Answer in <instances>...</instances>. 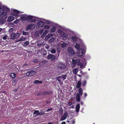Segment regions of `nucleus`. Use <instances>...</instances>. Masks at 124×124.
I'll use <instances>...</instances> for the list:
<instances>
[{
	"label": "nucleus",
	"mask_w": 124,
	"mask_h": 124,
	"mask_svg": "<svg viewBox=\"0 0 124 124\" xmlns=\"http://www.w3.org/2000/svg\"><path fill=\"white\" fill-rule=\"evenodd\" d=\"M11 15L15 16L16 17H17L18 16V14H17L14 12H12L11 13Z\"/></svg>",
	"instance_id": "nucleus-28"
},
{
	"label": "nucleus",
	"mask_w": 124,
	"mask_h": 124,
	"mask_svg": "<svg viewBox=\"0 0 124 124\" xmlns=\"http://www.w3.org/2000/svg\"><path fill=\"white\" fill-rule=\"evenodd\" d=\"M45 111H40L39 112V115H42L45 114Z\"/></svg>",
	"instance_id": "nucleus-35"
},
{
	"label": "nucleus",
	"mask_w": 124,
	"mask_h": 124,
	"mask_svg": "<svg viewBox=\"0 0 124 124\" xmlns=\"http://www.w3.org/2000/svg\"><path fill=\"white\" fill-rule=\"evenodd\" d=\"M36 73V72L33 70L29 71L26 73V75L27 76L31 77Z\"/></svg>",
	"instance_id": "nucleus-6"
},
{
	"label": "nucleus",
	"mask_w": 124,
	"mask_h": 124,
	"mask_svg": "<svg viewBox=\"0 0 124 124\" xmlns=\"http://www.w3.org/2000/svg\"><path fill=\"white\" fill-rule=\"evenodd\" d=\"M81 105H82L83 104V102L82 101H81Z\"/></svg>",
	"instance_id": "nucleus-64"
},
{
	"label": "nucleus",
	"mask_w": 124,
	"mask_h": 124,
	"mask_svg": "<svg viewBox=\"0 0 124 124\" xmlns=\"http://www.w3.org/2000/svg\"><path fill=\"white\" fill-rule=\"evenodd\" d=\"M35 27V24H30L27 25L26 27V29L28 30H31L34 29Z\"/></svg>",
	"instance_id": "nucleus-5"
},
{
	"label": "nucleus",
	"mask_w": 124,
	"mask_h": 124,
	"mask_svg": "<svg viewBox=\"0 0 124 124\" xmlns=\"http://www.w3.org/2000/svg\"><path fill=\"white\" fill-rule=\"evenodd\" d=\"M36 96H38L39 95H40V92H38L36 93Z\"/></svg>",
	"instance_id": "nucleus-53"
},
{
	"label": "nucleus",
	"mask_w": 124,
	"mask_h": 124,
	"mask_svg": "<svg viewBox=\"0 0 124 124\" xmlns=\"http://www.w3.org/2000/svg\"><path fill=\"white\" fill-rule=\"evenodd\" d=\"M47 30H45L42 34V35H44L45 36L46 35V34L47 33Z\"/></svg>",
	"instance_id": "nucleus-38"
},
{
	"label": "nucleus",
	"mask_w": 124,
	"mask_h": 124,
	"mask_svg": "<svg viewBox=\"0 0 124 124\" xmlns=\"http://www.w3.org/2000/svg\"><path fill=\"white\" fill-rule=\"evenodd\" d=\"M27 38L26 37H23V36L21 37L19 39V41H24Z\"/></svg>",
	"instance_id": "nucleus-19"
},
{
	"label": "nucleus",
	"mask_w": 124,
	"mask_h": 124,
	"mask_svg": "<svg viewBox=\"0 0 124 124\" xmlns=\"http://www.w3.org/2000/svg\"><path fill=\"white\" fill-rule=\"evenodd\" d=\"M8 37V36L6 35L4 36L2 38V39L4 40H6L7 39V38Z\"/></svg>",
	"instance_id": "nucleus-43"
},
{
	"label": "nucleus",
	"mask_w": 124,
	"mask_h": 124,
	"mask_svg": "<svg viewBox=\"0 0 124 124\" xmlns=\"http://www.w3.org/2000/svg\"><path fill=\"white\" fill-rule=\"evenodd\" d=\"M39 110H35L34 112L33 113V115H36L35 116H37L38 115H39Z\"/></svg>",
	"instance_id": "nucleus-14"
},
{
	"label": "nucleus",
	"mask_w": 124,
	"mask_h": 124,
	"mask_svg": "<svg viewBox=\"0 0 124 124\" xmlns=\"http://www.w3.org/2000/svg\"><path fill=\"white\" fill-rule=\"evenodd\" d=\"M33 16H28L25 17V19L26 20H31V22H34L36 20L33 19Z\"/></svg>",
	"instance_id": "nucleus-7"
},
{
	"label": "nucleus",
	"mask_w": 124,
	"mask_h": 124,
	"mask_svg": "<svg viewBox=\"0 0 124 124\" xmlns=\"http://www.w3.org/2000/svg\"><path fill=\"white\" fill-rule=\"evenodd\" d=\"M80 108V104H77L76 107V112H79Z\"/></svg>",
	"instance_id": "nucleus-13"
},
{
	"label": "nucleus",
	"mask_w": 124,
	"mask_h": 124,
	"mask_svg": "<svg viewBox=\"0 0 124 124\" xmlns=\"http://www.w3.org/2000/svg\"><path fill=\"white\" fill-rule=\"evenodd\" d=\"M50 102V101H48L46 102V103H49Z\"/></svg>",
	"instance_id": "nucleus-58"
},
{
	"label": "nucleus",
	"mask_w": 124,
	"mask_h": 124,
	"mask_svg": "<svg viewBox=\"0 0 124 124\" xmlns=\"http://www.w3.org/2000/svg\"><path fill=\"white\" fill-rule=\"evenodd\" d=\"M71 108H74V106H71Z\"/></svg>",
	"instance_id": "nucleus-63"
},
{
	"label": "nucleus",
	"mask_w": 124,
	"mask_h": 124,
	"mask_svg": "<svg viewBox=\"0 0 124 124\" xmlns=\"http://www.w3.org/2000/svg\"><path fill=\"white\" fill-rule=\"evenodd\" d=\"M53 34L52 33L49 34H48V36L46 37V38L47 37L48 38H50L53 37Z\"/></svg>",
	"instance_id": "nucleus-31"
},
{
	"label": "nucleus",
	"mask_w": 124,
	"mask_h": 124,
	"mask_svg": "<svg viewBox=\"0 0 124 124\" xmlns=\"http://www.w3.org/2000/svg\"><path fill=\"white\" fill-rule=\"evenodd\" d=\"M54 38H51L49 40V41L50 43H52L53 42L54 40Z\"/></svg>",
	"instance_id": "nucleus-32"
},
{
	"label": "nucleus",
	"mask_w": 124,
	"mask_h": 124,
	"mask_svg": "<svg viewBox=\"0 0 124 124\" xmlns=\"http://www.w3.org/2000/svg\"><path fill=\"white\" fill-rule=\"evenodd\" d=\"M72 103L71 102H69L68 103V105L69 106H70L72 105Z\"/></svg>",
	"instance_id": "nucleus-52"
},
{
	"label": "nucleus",
	"mask_w": 124,
	"mask_h": 124,
	"mask_svg": "<svg viewBox=\"0 0 124 124\" xmlns=\"http://www.w3.org/2000/svg\"><path fill=\"white\" fill-rule=\"evenodd\" d=\"M66 44L65 43H63L62 44H61V46L62 47L64 48L66 46Z\"/></svg>",
	"instance_id": "nucleus-36"
},
{
	"label": "nucleus",
	"mask_w": 124,
	"mask_h": 124,
	"mask_svg": "<svg viewBox=\"0 0 124 124\" xmlns=\"http://www.w3.org/2000/svg\"><path fill=\"white\" fill-rule=\"evenodd\" d=\"M44 50V51H43V52H44V53L43 54L44 55H45L46 54V50Z\"/></svg>",
	"instance_id": "nucleus-49"
},
{
	"label": "nucleus",
	"mask_w": 124,
	"mask_h": 124,
	"mask_svg": "<svg viewBox=\"0 0 124 124\" xmlns=\"http://www.w3.org/2000/svg\"><path fill=\"white\" fill-rule=\"evenodd\" d=\"M51 53L53 54L55 53L56 52V50L55 49H52L51 51Z\"/></svg>",
	"instance_id": "nucleus-41"
},
{
	"label": "nucleus",
	"mask_w": 124,
	"mask_h": 124,
	"mask_svg": "<svg viewBox=\"0 0 124 124\" xmlns=\"http://www.w3.org/2000/svg\"><path fill=\"white\" fill-rule=\"evenodd\" d=\"M77 75L79 77H82V76L81 75L78 74Z\"/></svg>",
	"instance_id": "nucleus-59"
},
{
	"label": "nucleus",
	"mask_w": 124,
	"mask_h": 124,
	"mask_svg": "<svg viewBox=\"0 0 124 124\" xmlns=\"http://www.w3.org/2000/svg\"><path fill=\"white\" fill-rule=\"evenodd\" d=\"M23 34L24 35H27L28 34V32H25L23 31Z\"/></svg>",
	"instance_id": "nucleus-39"
},
{
	"label": "nucleus",
	"mask_w": 124,
	"mask_h": 124,
	"mask_svg": "<svg viewBox=\"0 0 124 124\" xmlns=\"http://www.w3.org/2000/svg\"><path fill=\"white\" fill-rule=\"evenodd\" d=\"M39 34L41 35L43 32V31L42 30H41L39 31H37Z\"/></svg>",
	"instance_id": "nucleus-40"
},
{
	"label": "nucleus",
	"mask_w": 124,
	"mask_h": 124,
	"mask_svg": "<svg viewBox=\"0 0 124 124\" xmlns=\"http://www.w3.org/2000/svg\"><path fill=\"white\" fill-rule=\"evenodd\" d=\"M20 35V33L18 32L17 31L16 33L15 32H12L11 34V39H17Z\"/></svg>",
	"instance_id": "nucleus-2"
},
{
	"label": "nucleus",
	"mask_w": 124,
	"mask_h": 124,
	"mask_svg": "<svg viewBox=\"0 0 124 124\" xmlns=\"http://www.w3.org/2000/svg\"><path fill=\"white\" fill-rule=\"evenodd\" d=\"M47 124H53L51 122H49L47 123Z\"/></svg>",
	"instance_id": "nucleus-61"
},
{
	"label": "nucleus",
	"mask_w": 124,
	"mask_h": 124,
	"mask_svg": "<svg viewBox=\"0 0 124 124\" xmlns=\"http://www.w3.org/2000/svg\"><path fill=\"white\" fill-rule=\"evenodd\" d=\"M56 28L54 26L52 27L50 30V32L53 33L56 30Z\"/></svg>",
	"instance_id": "nucleus-18"
},
{
	"label": "nucleus",
	"mask_w": 124,
	"mask_h": 124,
	"mask_svg": "<svg viewBox=\"0 0 124 124\" xmlns=\"http://www.w3.org/2000/svg\"><path fill=\"white\" fill-rule=\"evenodd\" d=\"M72 62L73 64L75 65H76V64L77 62V61H78V62H80L79 60H76L74 59H73L72 60Z\"/></svg>",
	"instance_id": "nucleus-16"
},
{
	"label": "nucleus",
	"mask_w": 124,
	"mask_h": 124,
	"mask_svg": "<svg viewBox=\"0 0 124 124\" xmlns=\"http://www.w3.org/2000/svg\"><path fill=\"white\" fill-rule=\"evenodd\" d=\"M20 22V20L19 19H17L14 21V23L15 24H16L19 23Z\"/></svg>",
	"instance_id": "nucleus-26"
},
{
	"label": "nucleus",
	"mask_w": 124,
	"mask_h": 124,
	"mask_svg": "<svg viewBox=\"0 0 124 124\" xmlns=\"http://www.w3.org/2000/svg\"><path fill=\"white\" fill-rule=\"evenodd\" d=\"M58 67L59 69H61V70H63L65 68L66 66L64 64L61 63L58 64Z\"/></svg>",
	"instance_id": "nucleus-9"
},
{
	"label": "nucleus",
	"mask_w": 124,
	"mask_h": 124,
	"mask_svg": "<svg viewBox=\"0 0 124 124\" xmlns=\"http://www.w3.org/2000/svg\"><path fill=\"white\" fill-rule=\"evenodd\" d=\"M13 11L14 12V13L17 14H19L20 12L19 11L15 9H13Z\"/></svg>",
	"instance_id": "nucleus-34"
},
{
	"label": "nucleus",
	"mask_w": 124,
	"mask_h": 124,
	"mask_svg": "<svg viewBox=\"0 0 124 124\" xmlns=\"http://www.w3.org/2000/svg\"><path fill=\"white\" fill-rule=\"evenodd\" d=\"M60 113V114H62L63 113V110L62 109H60L59 110Z\"/></svg>",
	"instance_id": "nucleus-48"
},
{
	"label": "nucleus",
	"mask_w": 124,
	"mask_h": 124,
	"mask_svg": "<svg viewBox=\"0 0 124 124\" xmlns=\"http://www.w3.org/2000/svg\"><path fill=\"white\" fill-rule=\"evenodd\" d=\"M2 30V29L1 28H0V32Z\"/></svg>",
	"instance_id": "nucleus-62"
},
{
	"label": "nucleus",
	"mask_w": 124,
	"mask_h": 124,
	"mask_svg": "<svg viewBox=\"0 0 124 124\" xmlns=\"http://www.w3.org/2000/svg\"><path fill=\"white\" fill-rule=\"evenodd\" d=\"M83 64L82 63L80 65V68H82L83 67Z\"/></svg>",
	"instance_id": "nucleus-56"
},
{
	"label": "nucleus",
	"mask_w": 124,
	"mask_h": 124,
	"mask_svg": "<svg viewBox=\"0 0 124 124\" xmlns=\"http://www.w3.org/2000/svg\"><path fill=\"white\" fill-rule=\"evenodd\" d=\"M75 120H73L71 121L70 123L72 124H74L75 123Z\"/></svg>",
	"instance_id": "nucleus-47"
},
{
	"label": "nucleus",
	"mask_w": 124,
	"mask_h": 124,
	"mask_svg": "<svg viewBox=\"0 0 124 124\" xmlns=\"http://www.w3.org/2000/svg\"><path fill=\"white\" fill-rule=\"evenodd\" d=\"M87 94L86 93H84V97L85 98L87 96Z\"/></svg>",
	"instance_id": "nucleus-54"
},
{
	"label": "nucleus",
	"mask_w": 124,
	"mask_h": 124,
	"mask_svg": "<svg viewBox=\"0 0 124 124\" xmlns=\"http://www.w3.org/2000/svg\"><path fill=\"white\" fill-rule=\"evenodd\" d=\"M23 44L24 46H26L29 44V42L28 41H27L25 42H23Z\"/></svg>",
	"instance_id": "nucleus-24"
},
{
	"label": "nucleus",
	"mask_w": 124,
	"mask_h": 124,
	"mask_svg": "<svg viewBox=\"0 0 124 124\" xmlns=\"http://www.w3.org/2000/svg\"><path fill=\"white\" fill-rule=\"evenodd\" d=\"M56 56H55L53 55V56H52V57L51 60L52 61H54V60L56 58Z\"/></svg>",
	"instance_id": "nucleus-37"
},
{
	"label": "nucleus",
	"mask_w": 124,
	"mask_h": 124,
	"mask_svg": "<svg viewBox=\"0 0 124 124\" xmlns=\"http://www.w3.org/2000/svg\"><path fill=\"white\" fill-rule=\"evenodd\" d=\"M34 35L35 37L38 38L39 36V34L38 33L37 31H36Z\"/></svg>",
	"instance_id": "nucleus-27"
},
{
	"label": "nucleus",
	"mask_w": 124,
	"mask_h": 124,
	"mask_svg": "<svg viewBox=\"0 0 124 124\" xmlns=\"http://www.w3.org/2000/svg\"><path fill=\"white\" fill-rule=\"evenodd\" d=\"M67 77V75L66 74H65L64 75H62L61 76H58L57 78H60L61 77H62L63 79V80H64Z\"/></svg>",
	"instance_id": "nucleus-23"
},
{
	"label": "nucleus",
	"mask_w": 124,
	"mask_h": 124,
	"mask_svg": "<svg viewBox=\"0 0 124 124\" xmlns=\"http://www.w3.org/2000/svg\"><path fill=\"white\" fill-rule=\"evenodd\" d=\"M33 62H34V63L37 62H38V60L37 59L34 60H33Z\"/></svg>",
	"instance_id": "nucleus-50"
},
{
	"label": "nucleus",
	"mask_w": 124,
	"mask_h": 124,
	"mask_svg": "<svg viewBox=\"0 0 124 124\" xmlns=\"http://www.w3.org/2000/svg\"><path fill=\"white\" fill-rule=\"evenodd\" d=\"M78 70L77 68H75L74 69L73 72L74 73H76L78 71Z\"/></svg>",
	"instance_id": "nucleus-33"
},
{
	"label": "nucleus",
	"mask_w": 124,
	"mask_h": 124,
	"mask_svg": "<svg viewBox=\"0 0 124 124\" xmlns=\"http://www.w3.org/2000/svg\"><path fill=\"white\" fill-rule=\"evenodd\" d=\"M44 23L41 21H38L37 25L39 27H42L44 25Z\"/></svg>",
	"instance_id": "nucleus-10"
},
{
	"label": "nucleus",
	"mask_w": 124,
	"mask_h": 124,
	"mask_svg": "<svg viewBox=\"0 0 124 124\" xmlns=\"http://www.w3.org/2000/svg\"><path fill=\"white\" fill-rule=\"evenodd\" d=\"M53 109L52 108H48L45 111H46L47 112H49L51 111L52 110H53Z\"/></svg>",
	"instance_id": "nucleus-42"
},
{
	"label": "nucleus",
	"mask_w": 124,
	"mask_h": 124,
	"mask_svg": "<svg viewBox=\"0 0 124 124\" xmlns=\"http://www.w3.org/2000/svg\"><path fill=\"white\" fill-rule=\"evenodd\" d=\"M75 47L77 49H79L80 47V45L79 44H76L75 45Z\"/></svg>",
	"instance_id": "nucleus-25"
},
{
	"label": "nucleus",
	"mask_w": 124,
	"mask_h": 124,
	"mask_svg": "<svg viewBox=\"0 0 124 124\" xmlns=\"http://www.w3.org/2000/svg\"><path fill=\"white\" fill-rule=\"evenodd\" d=\"M81 82L80 80L77 83L76 87L79 88L78 90V93H77L76 96V98L77 101L78 102H79L80 101V96L83 95V90L81 88H80L81 85Z\"/></svg>",
	"instance_id": "nucleus-1"
},
{
	"label": "nucleus",
	"mask_w": 124,
	"mask_h": 124,
	"mask_svg": "<svg viewBox=\"0 0 124 124\" xmlns=\"http://www.w3.org/2000/svg\"><path fill=\"white\" fill-rule=\"evenodd\" d=\"M84 52V49H80L78 51L77 53V55L78 56L81 57L83 55Z\"/></svg>",
	"instance_id": "nucleus-4"
},
{
	"label": "nucleus",
	"mask_w": 124,
	"mask_h": 124,
	"mask_svg": "<svg viewBox=\"0 0 124 124\" xmlns=\"http://www.w3.org/2000/svg\"><path fill=\"white\" fill-rule=\"evenodd\" d=\"M5 22V19L3 18L0 19V23L1 24H4Z\"/></svg>",
	"instance_id": "nucleus-22"
},
{
	"label": "nucleus",
	"mask_w": 124,
	"mask_h": 124,
	"mask_svg": "<svg viewBox=\"0 0 124 124\" xmlns=\"http://www.w3.org/2000/svg\"><path fill=\"white\" fill-rule=\"evenodd\" d=\"M68 52L69 54L71 55H73L75 54L74 51L73 50L72 47H70L68 49Z\"/></svg>",
	"instance_id": "nucleus-8"
},
{
	"label": "nucleus",
	"mask_w": 124,
	"mask_h": 124,
	"mask_svg": "<svg viewBox=\"0 0 124 124\" xmlns=\"http://www.w3.org/2000/svg\"><path fill=\"white\" fill-rule=\"evenodd\" d=\"M41 45V44H40L39 43L37 45L38 47L40 46Z\"/></svg>",
	"instance_id": "nucleus-55"
},
{
	"label": "nucleus",
	"mask_w": 124,
	"mask_h": 124,
	"mask_svg": "<svg viewBox=\"0 0 124 124\" xmlns=\"http://www.w3.org/2000/svg\"><path fill=\"white\" fill-rule=\"evenodd\" d=\"M28 65L27 64H24L23 66L24 67V66H28Z\"/></svg>",
	"instance_id": "nucleus-57"
},
{
	"label": "nucleus",
	"mask_w": 124,
	"mask_h": 124,
	"mask_svg": "<svg viewBox=\"0 0 124 124\" xmlns=\"http://www.w3.org/2000/svg\"><path fill=\"white\" fill-rule=\"evenodd\" d=\"M40 95H44L51 94L52 92L51 91H43L40 92Z\"/></svg>",
	"instance_id": "nucleus-3"
},
{
	"label": "nucleus",
	"mask_w": 124,
	"mask_h": 124,
	"mask_svg": "<svg viewBox=\"0 0 124 124\" xmlns=\"http://www.w3.org/2000/svg\"><path fill=\"white\" fill-rule=\"evenodd\" d=\"M60 33L61 36L62 37L66 38V35L64 32L61 31Z\"/></svg>",
	"instance_id": "nucleus-12"
},
{
	"label": "nucleus",
	"mask_w": 124,
	"mask_h": 124,
	"mask_svg": "<svg viewBox=\"0 0 124 124\" xmlns=\"http://www.w3.org/2000/svg\"><path fill=\"white\" fill-rule=\"evenodd\" d=\"M50 28L49 26L48 25H46L45 26V29H48Z\"/></svg>",
	"instance_id": "nucleus-46"
},
{
	"label": "nucleus",
	"mask_w": 124,
	"mask_h": 124,
	"mask_svg": "<svg viewBox=\"0 0 124 124\" xmlns=\"http://www.w3.org/2000/svg\"><path fill=\"white\" fill-rule=\"evenodd\" d=\"M42 81H39L38 80H35L34 81V83L35 84H37L38 83H42Z\"/></svg>",
	"instance_id": "nucleus-20"
},
{
	"label": "nucleus",
	"mask_w": 124,
	"mask_h": 124,
	"mask_svg": "<svg viewBox=\"0 0 124 124\" xmlns=\"http://www.w3.org/2000/svg\"><path fill=\"white\" fill-rule=\"evenodd\" d=\"M68 113L67 112H65L64 114L62 117L61 118V120L62 121L65 120L67 117L68 115Z\"/></svg>",
	"instance_id": "nucleus-11"
},
{
	"label": "nucleus",
	"mask_w": 124,
	"mask_h": 124,
	"mask_svg": "<svg viewBox=\"0 0 124 124\" xmlns=\"http://www.w3.org/2000/svg\"><path fill=\"white\" fill-rule=\"evenodd\" d=\"M22 21L26 20L25 17H20Z\"/></svg>",
	"instance_id": "nucleus-44"
},
{
	"label": "nucleus",
	"mask_w": 124,
	"mask_h": 124,
	"mask_svg": "<svg viewBox=\"0 0 124 124\" xmlns=\"http://www.w3.org/2000/svg\"><path fill=\"white\" fill-rule=\"evenodd\" d=\"M61 124H66V123L65 122H63Z\"/></svg>",
	"instance_id": "nucleus-60"
},
{
	"label": "nucleus",
	"mask_w": 124,
	"mask_h": 124,
	"mask_svg": "<svg viewBox=\"0 0 124 124\" xmlns=\"http://www.w3.org/2000/svg\"><path fill=\"white\" fill-rule=\"evenodd\" d=\"M9 76L12 78H14L16 77V75L15 73H13L10 74Z\"/></svg>",
	"instance_id": "nucleus-17"
},
{
	"label": "nucleus",
	"mask_w": 124,
	"mask_h": 124,
	"mask_svg": "<svg viewBox=\"0 0 124 124\" xmlns=\"http://www.w3.org/2000/svg\"><path fill=\"white\" fill-rule=\"evenodd\" d=\"M13 29L12 28H10L8 30V32H11L13 31Z\"/></svg>",
	"instance_id": "nucleus-45"
},
{
	"label": "nucleus",
	"mask_w": 124,
	"mask_h": 124,
	"mask_svg": "<svg viewBox=\"0 0 124 124\" xmlns=\"http://www.w3.org/2000/svg\"><path fill=\"white\" fill-rule=\"evenodd\" d=\"M86 80H84L82 84V86L84 87L85 86L86 84Z\"/></svg>",
	"instance_id": "nucleus-30"
},
{
	"label": "nucleus",
	"mask_w": 124,
	"mask_h": 124,
	"mask_svg": "<svg viewBox=\"0 0 124 124\" xmlns=\"http://www.w3.org/2000/svg\"><path fill=\"white\" fill-rule=\"evenodd\" d=\"M14 19V17L13 16H10L9 17L8 19V22H11L13 21Z\"/></svg>",
	"instance_id": "nucleus-15"
},
{
	"label": "nucleus",
	"mask_w": 124,
	"mask_h": 124,
	"mask_svg": "<svg viewBox=\"0 0 124 124\" xmlns=\"http://www.w3.org/2000/svg\"><path fill=\"white\" fill-rule=\"evenodd\" d=\"M46 23L48 24H50V22L48 21V20H47L46 21Z\"/></svg>",
	"instance_id": "nucleus-51"
},
{
	"label": "nucleus",
	"mask_w": 124,
	"mask_h": 124,
	"mask_svg": "<svg viewBox=\"0 0 124 124\" xmlns=\"http://www.w3.org/2000/svg\"><path fill=\"white\" fill-rule=\"evenodd\" d=\"M52 56H53V55L52 54H49L48 55L47 57V59L48 60H49L51 59Z\"/></svg>",
	"instance_id": "nucleus-29"
},
{
	"label": "nucleus",
	"mask_w": 124,
	"mask_h": 124,
	"mask_svg": "<svg viewBox=\"0 0 124 124\" xmlns=\"http://www.w3.org/2000/svg\"><path fill=\"white\" fill-rule=\"evenodd\" d=\"M71 39L74 42H76L77 40V38L75 36H72L71 37Z\"/></svg>",
	"instance_id": "nucleus-21"
}]
</instances>
